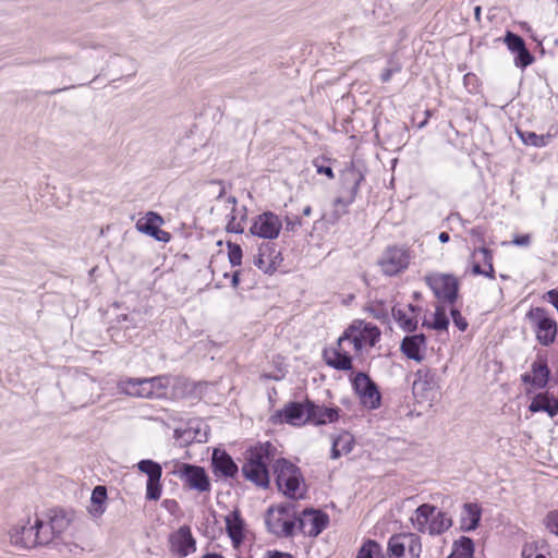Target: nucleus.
<instances>
[{
    "mask_svg": "<svg viewBox=\"0 0 558 558\" xmlns=\"http://www.w3.org/2000/svg\"><path fill=\"white\" fill-rule=\"evenodd\" d=\"M379 328L363 319H354L339 337L337 345L325 349L326 364L338 371L352 368L351 350L355 355L367 352L380 340Z\"/></svg>",
    "mask_w": 558,
    "mask_h": 558,
    "instance_id": "1",
    "label": "nucleus"
},
{
    "mask_svg": "<svg viewBox=\"0 0 558 558\" xmlns=\"http://www.w3.org/2000/svg\"><path fill=\"white\" fill-rule=\"evenodd\" d=\"M182 380L171 375L150 378H128L117 384L120 393L148 399H166L170 396L171 385L181 384Z\"/></svg>",
    "mask_w": 558,
    "mask_h": 558,
    "instance_id": "2",
    "label": "nucleus"
},
{
    "mask_svg": "<svg viewBox=\"0 0 558 558\" xmlns=\"http://www.w3.org/2000/svg\"><path fill=\"white\" fill-rule=\"evenodd\" d=\"M276 456V447L269 441L251 447L242 465L243 476L258 487L269 485L268 464Z\"/></svg>",
    "mask_w": 558,
    "mask_h": 558,
    "instance_id": "3",
    "label": "nucleus"
},
{
    "mask_svg": "<svg viewBox=\"0 0 558 558\" xmlns=\"http://www.w3.org/2000/svg\"><path fill=\"white\" fill-rule=\"evenodd\" d=\"M278 489L288 498L305 497L306 484L299 466L287 459H278L274 465Z\"/></svg>",
    "mask_w": 558,
    "mask_h": 558,
    "instance_id": "4",
    "label": "nucleus"
},
{
    "mask_svg": "<svg viewBox=\"0 0 558 558\" xmlns=\"http://www.w3.org/2000/svg\"><path fill=\"white\" fill-rule=\"evenodd\" d=\"M410 520L415 530L429 535H440L452 525V520L446 512L429 504L417 507Z\"/></svg>",
    "mask_w": 558,
    "mask_h": 558,
    "instance_id": "5",
    "label": "nucleus"
},
{
    "mask_svg": "<svg viewBox=\"0 0 558 558\" xmlns=\"http://www.w3.org/2000/svg\"><path fill=\"white\" fill-rule=\"evenodd\" d=\"M536 340L545 347L553 344L557 337L556 320L542 307H533L526 314Z\"/></svg>",
    "mask_w": 558,
    "mask_h": 558,
    "instance_id": "6",
    "label": "nucleus"
},
{
    "mask_svg": "<svg viewBox=\"0 0 558 558\" xmlns=\"http://www.w3.org/2000/svg\"><path fill=\"white\" fill-rule=\"evenodd\" d=\"M293 518L292 505H279L268 510L266 524L268 530L277 536H291L295 530Z\"/></svg>",
    "mask_w": 558,
    "mask_h": 558,
    "instance_id": "7",
    "label": "nucleus"
},
{
    "mask_svg": "<svg viewBox=\"0 0 558 558\" xmlns=\"http://www.w3.org/2000/svg\"><path fill=\"white\" fill-rule=\"evenodd\" d=\"M422 544L416 534L400 533L388 541L389 558H420Z\"/></svg>",
    "mask_w": 558,
    "mask_h": 558,
    "instance_id": "8",
    "label": "nucleus"
},
{
    "mask_svg": "<svg viewBox=\"0 0 558 558\" xmlns=\"http://www.w3.org/2000/svg\"><path fill=\"white\" fill-rule=\"evenodd\" d=\"M354 392L363 407L375 410L379 408L381 396L377 385L363 372H359L351 378Z\"/></svg>",
    "mask_w": 558,
    "mask_h": 558,
    "instance_id": "9",
    "label": "nucleus"
},
{
    "mask_svg": "<svg viewBox=\"0 0 558 558\" xmlns=\"http://www.w3.org/2000/svg\"><path fill=\"white\" fill-rule=\"evenodd\" d=\"M411 260L410 252L400 246L388 247L378 265L385 276L392 277L399 275L402 270L407 269Z\"/></svg>",
    "mask_w": 558,
    "mask_h": 558,
    "instance_id": "10",
    "label": "nucleus"
},
{
    "mask_svg": "<svg viewBox=\"0 0 558 558\" xmlns=\"http://www.w3.org/2000/svg\"><path fill=\"white\" fill-rule=\"evenodd\" d=\"M274 424H289L303 426L308 422V400L305 402H289L281 410L276 411L271 417Z\"/></svg>",
    "mask_w": 558,
    "mask_h": 558,
    "instance_id": "11",
    "label": "nucleus"
},
{
    "mask_svg": "<svg viewBox=\"0 0 558 558\" xmlns=\"http://www.w3.org/2000/svg\"><path fill=\"white\" fill-rule=\"evenodd\" d=\"M173 474L179 476L192 489L199 493L210 489V482L202 466L187 463H177Z\"/></svg>",
    "mask_w": 558,
    "mask_h": 558,
    "instance_id": "12",
    "label": "nucleus"
},
{
    "mask_svg": "<svg viewBox=\"0 0 558 558\" xmlns=\"http://www.w3.org/2000/svg\"><path fill=\"white\" fill-rule=\"evenodd\" d=\"M298 522V527L304 535L315 537L327 527L329 517L322 510L305 509L299 517Z\"/></svg>",
    "mask_w": 558,
    "mask_h": 558,
    "instance_id": "13",
    "label": "nucleus"
},
{
    "mask_svg": "<svg viewBox=\"0 0 558 558\" xmlns=\"http://www.w3.org/2000/svg\"><path fill=\"white\" fill-rule=\"evenodd\" d=\"M281 227L279 217L270 211H266L255 218L250 231L253 235L272 240L279 235Z\"/></svg>",
    "mask_w": 558,
    "mask_h": 558,
    "instance_id": "14",
    "label": "nucleus"
},
{
    "mask_svg": "<svg viewBox=\"0 0 558 558\" xmlns=\"http://www.w3.org/2000/svg\"><path fill=\"white\" fill-rule=\"evenodd\" d=\"M170 550L180 557H186L196 550V542L187 525L179 527L169 537Z\"/></svg>",
    "mask_w": 558,
    "mask_h": 558,
    "instance_id": "15",
    "label": "nucleus"
},
{
    "mask_svg": "<svg viewBox=\"0 0 558 558\" xmlns=\"http://www.w3.org/2000/svg\"><path fill=\"white\" fill-rule=\"evenodd\" d=\"M10 541L12 544L22 548H33L40 544V538L35 527V521L31 523H20L10 531Z\"/></svg>",
    "mask_w": 558,
    "mask_h": 558,
    "instance_id": "16",
    "label": "nucleus"
},
{
    "mask_svg": "<svg viewBox=\"0 0 558 558\" xmlns=\"http://www.w3.org/2000/svg\"><path fill=\"white\" fill-rule=\"evenodd\" d=\"M226 531L231 539L232 546L239 548L248 532L246 523L238 509L232 510L225 517Z\"/></svg>",
    "mask_w": 558,
    "mask_h": 558,
    "instance_id": "17",
    "label": "nucleus"
},
{
    "mask_svg": "<svg viewBox=\"0 0 558 558\" xmlns=\"http://www.w3.org/2000/svg\"><path fill=\"white\" fill-rule=\"evenodd\" d=\"M163 223V219L156 213L149 211L143 218L138 219L136 222V229L149 236H153L157 241L168 242L170 240V234L160 229V226Z\"/></svg>",
    "mask_w": 558,
    "mask_h": 558,
    "instance_id": "18",
    "label": "nucleus"
},
{
    "mask_svg": "<svg viewBox=\"0 0 558 558\" xmlns=\"http://www.w3.org/2000/svg\"><path fill=\"white\" fill-rule=\"evenodd\" d=\"M470 275L494 277L493 255L489 250L482 247L474 251L472 254Z\"/></svg>",
    "mask_w": 558,
    "mask_h": 558,
    "instance_id": "19",
    "label": "nucleus"
},
{
    "mask_svg": "<svg viewBox=\"0 0 558 558\" xmlns=\"http://www.w3.org/2000/svg\"><path fill=\"white\" fill-rule=\"evenodd\" d=\"M550 371L544 359H537L531 366V372L522 375L524 383L532 384L535 388H544L549 379Z\"/></svg>",
    "mask_w": 558,
    "mask_h": 558,
    "instance_id": "20",
    "label": "nucleus"
},
{
    "mask_svg": "<svg viewBox=\"0 0 558 558\" xmlns=\"http://www.w3.org/2000/svg\"><path fill=\"white\" fill-rule=\"evenodd\" d=\"M213 466L218 476L234 477L239 472L233 459L226 451L219 449L214 450Z\"/></svg>",
    "mask_w": 558,
    "mask_h": 558,
    "instance_id": "21",
    "label": "nucleus"
},
{
    "mask_svg": "<svg viewBox=\"0 0 558 558\" xmlns=\"http://www.w3.org/2000/svg\"><path fill=\"white\" fill-rule=\"evenodd\" d=\"M439 303L452 305L458 296V281H427Z\"/></svg>",
    "mask_w": 558,
    "mask_h": 558,
    "instance_id": "22",
    "label": "nucleus"
},
{
    "mask_svg": "<svg viewBox=\"0 0 558 558\" xmlns=\"http://www.w3.org/2000/svg\"><path fill=\"white\" fill-rule=\"evenodd\" d=\"M339 418V409L315 404L308 401V422L315 425L333 423Z\"/></svg>",
    "mask_w": 558,
    "mask_h": 558,
    "instance_id": "23",
    "label": "nucleus"
},
{
    "mask_svg": "<svg viewBox=\"0 0 558 558\" xmlns=\"http://www.w3.org/2000/svg\"><path fill=\"white\" fill-rule=\"evenodd\" d=\"M426 348V338L424 335L407 336L401 342V351L403 354L416 362L423 360V351Z\"/></svg>",
    "mask_w": 558,
    "mask_h": 558,
    "instance_id": "24",
    "label": "nucleus"
},
{
    "mask_svg": "<svg viewBox=\"0 0 558 558\" xmlns=\"http://www.w3.org/2000/svg\"><path fill=\"white\" fill-rule=\"evenodd\" d=\"M227 202L232 205L231 214L227 223V231L242 233L247 220L246 207H238L236 198L234 196H229Z\"/></svg>",
    "mask_w": 558,
    "mask_h": 558,
    "instance_id": "25",
    "label": "nucleus"
},
{
    "mask_svg": "<svg viewBox=\"0 0 558 558\" xmlns=\"http://www.w3.org/2000/svg\"><path fill=\"white\" fill-rule=\"evenodd\" d=\"M481 517L482 509L478 504H464L460 517V529L464 532L474 531L478 526Z\"/></svg>",
    "mask_w": 558,
    "mask_h": 558,
    "instance_id": "26",
    "label": "nucleus"
},
{
    "mask_svg": "<svg viewBox=\"0 0 558 558\" xmlns=\"http://www.w3.org/2000/svg\"><path fill=\"white\" fill-rule=\"evenodd\" d=\"M529 410L533 413L543 411L554 417L558 414V399L550 397L547 392H541L532 399Z\"/></svg>",
    "mask_w": 558,
    "mask_h": 558,
    "instance_id": "27",
    "label": "nucleus"
},
{
    "mask_svg": "<svg viewBox=\"0 0 558 558\" xmlns=\"http://www.w3.org/2000/svg\"><path fill=\"white\" fill-rule=\"evenodd\" d=\"M107 508V488L105 486H96L90 496V505L88 512L94 518H100Z\"/></svg>",
    "mask_w": 558,
    "mask_h": 558,
    "instance_id": "28",
    "label": "nucleus"
},
{
    "mask_svg": "<svg viewBox=\"0 0 558 558\" xmlns=\"http://www.w3.org/2000/svg\"><path fill=\"white\" fill-rule=\"evenodd\" d=\"M354 439L353 436L343 432L332 439L331 458L338 459L342 454L349 453L353 448Z\"/></svg>",
    "mask_w": 558,
    "mask_h": 558,
    "instance_id": "29",
    "label": "nucleus"
},
{
    "mask_svg": "<svg viewBox=\"0 0 558 558\" xmlns=\"http://www.w3.org/2000/svg\"><path fill=\"white\" fill-rule=\"evenodd\" d=\"M45 515L48 519V525H50L56 537L69 527L70 519L63 511L53 509L48 511Z\"/></svg>",
    "mask_w": 558,
    "mask_h": 558,
    "instance_id": "30",
    "label": "nucleus"
},
{
    "mask_svg": "<svg viewBox=\"0 0 558 558\" xmlns=\"http://www.w3.org/2000/svg\"><path fill=\"white\" fill-rule=\"evenodd\" d=\"M424 325L437 331L447 330L449 318L446 307L442 304H438L430 318L425 319Z\"/></svg>",
    "mask_w": 558,
    "mask_h": 558,
    "instance_id": "31",
    "label": "nucleus"
},
{
    "mask_svg": "<svg viewBox=\"0 0 558 558\" xmlns=\"http://www.w3.org/2000/svg\"><path fill=\"white\" fill-rule=\"evenodd\" d=\"M413 395L417 399H427L432 390V381L427 372L418 371L412 386Z\"/></svg>",
    "mask_w": 558,
    "mask_h": 558,
    "instance_id": "32",
    "label": "nucleus"
},
{
    "mask_svg": "<svg viewBox=\"0 0 558 558\" xmlns=\"http://www.w3.org/2000/svg\"><path fill=\"white\" fill-rule=\"evenodd\" d=\"M474 543L470 537L461 536L453 543L452 551L448 558H472Z\"/></svg>",
    "mask_w": 558,
    "mask_h": 558,
    "instance_id": "33",
    "label": "nucleus"
},
{
    "mask_svg": "<svg viewBox=\"0 0 558 558\" xmlns=\"http://www.w3.org/2000/svg\"><path fill=\"white\" fill-rule=\"evenodd\" d=\"M517 134L525 145L534 147H544L548 144L549 140L551 138V135L549 133L538 135L531 131L517 130Z\"/></svg>",
    "mask_w": 558,
    "mask_h": 558,
    "instance_id": "34",
    "label": "nucleus"
},
{
    "mask_svg": "<svg viewBox=\"0 0 558 558\" xmlns=\"http://www.w3.org/2000/svg\"><path fill=\"white\" fill-rule=\"evenodd\" d=\"M348 179H350L353 182V186L351 190V195L348 199L337 198L335 202V205H342L343 207H347L349 204H351L359 191L360 183L364 180V175L361 172L355 171L354 169H351L347 172Z\"/></svg>",
    "mask_w": 558,
    "mask_h": 558,
    "instance_id": "35",
    "label": "nucleus"
},
{
    "mask_svg": "<svg viewBox=\"0 0 558 558\" xmlns=\"http://www.w3.org/2000/svg\"><path fill=\"white\" fill-rule=\"evenodd\" d=\"M137 469L148 476L147 481L160 480L162 475L161 465L153 460L145 459L137 463Z\"/></svg>",
    "mask_w": 558,
    "mask_h": 558,
    "instance_id": "36",
    "label": "nucleus"
},
{
    "mask_svg": "<svg viewBox=\"0 0 558 558\" xmlns=\"http://www.w3.org/2000/svg\"><path fill=\"white\" fill-rule=\"evenodd\" d=\"M35 527H37V533L39 535L41 545L49 544L56 538L53 531L51 530L50 525H48V519L46 515L44 518H35Z\"/></svg>",
    "mask_w": 558,
    "mask_h": 558,
    "instance_id": "37",
    "label": "nucleus"
},
{
    "mask_svg": "<svg viewBox=\"0 0 558 558\" xmlns=\"http://www.w3.org/2000/svg\"><path fill=\"white\" fill-rule=\"evenodd\" d=\"M392 314L398 325L405 331H413L416 329L417 320L408 312L401 308H392Z\"/></svg>",
    "mask_w": 558,
    "mask_h": 558,
    "instance_id": "38",
    "label": "nucleus"
},
{
    "mask_svg": "<svg viewBox=\"0 0 558 558\" xmlns=\"http://www.w3.org/2000/svg\"><path fill=\"white\" fill-rule=\"evenodd\" d=\"M521 558H547L545 545L536 541L526 542L522 547Z\"/></svg>",
    "mask_w": 558,
    "mask_h": 558,
    "instance_id": "39",
    "label": "nucleus"
},
{
    "mask_svg": "<svg viewBox=\"0 0 558 558\" xmlns=\"http://www.w3.org/2000/svg\"><path fill=\"white\" fill-rule=\"evenodd\" d=\"M356 558H384V556L378 543L367 541L360 548Z\"/></svg>",
    "mask_w": 558,
    "mask_h": 558,
    "instance_id": "40",
    "label": "nucleus"
},
{
    "mask_svg": "<svg viewBox=\"0 0 558 558\" xmlns=\"http://www.w3.org/2000/svg\"><path fill=\"white\" fill-rule=\"evenodd\" d=\"M174 377L179 380H182V383L178 384V385H171L169 398H172V399L184 398L187 393L191 392L192 385L184 377H180V376H174Z\"/></svg>",
    "mask_w": 558,
    "mask_h": 558,
    "instance_id": "41",
    "label": "nucleus"
},
{
    "mask_svg": "<svg viewBox=\"0 0 558 558\" xmlns=\"http://www.w3.org/2000/svg\"><path fill=\"white\" fill-rule=\"evenodd\" d=\"M505 44L507 45L509 50L515 53H518L520 50H522L523 47H525L524 40L519 35L511 32H508L506 34Z\"/></svg>",
    "mask_w": 558,
    "mask_h": 558,
    "instance_id": "42",
    "label": "nucleus"
},
{
    "mask_svg": "<svg viewBox=\"0 0 558 558\" xmlns=\"http://www.w3.org/2000/svg\"><path fill=\"white\" fill-rule=\"evenodd\" d=\"M161 496L160 480L147 481L146 498L149 500H158Z\"/></svg>",
    "mask_w": 558,
    "mask_h": 558,
    "instance_id": "43",
    "label": "nucleus"
},
{
    "mask_svg": "<svg viewBox=\"0 0 558 558\" xmlns=\"http://www.w3.org/2000/svg\"><path fill=\"white\" fill-rule=\"evenodd\" d=\"M366 310L376 319L385 320L388 317V307L383 303L371 304Z\"/></svg>",
    "mask_w": 558,
    "mask_h": 558,
    "instance_id": "44",
    "label": "nucleus"
},
{
    "mask_svg": "<svg viewBox=\"0 0 558 558\" xmlns=\"http://www.w3.org/2000/svg\"><path fill=\"white\" fill-rule=\"evenodd\" d=\"M534 61L533 56L530 53V51L526 49V47H523L522 50H520L517 53L515 58V65L520 68H526Z\"/></svg>",
    "mask_w": 558,
    "mask_h": 558,
    "instance_id": "45",
    "label": "nucleus"
},
{
    "mask_svg": "<svg viewBox=\"0 0 558 558\" xmlns=\"http://www.w3.org/2000/svg\"><path fill=\"white\" fill-rule=\"evenodd\" d=\"M228 256H229L230 263L233 266L240 265L241 259H242V250H241L240 245L229 243L228 244Z\"/></svg>",
    "mask_w": 558,
    "mask_h": 558,
    "instance_id": "46",
    "label": "nucleus"
},
{
    "mask_svg": "<svg viewBox=\"0 0 558 558\" xmlns=\"http://www.w3.org/2000/svg\"><path fill=\"white\" fill-rule=\"evenodd\" d=\"M450 314H451L452 322H453L454 326L460 331H465L468 329L469 324H468L466 319L461 315V313L457 308L451 307Z\"/></svg>",
    "mask_w": 558,
    "mask_h": 558,
    "instance_id": "47",
    "label": "nucleus"
},
{
    "mask_svg": "<svg viewBox=\"0 0 558 558\" xmlns=\"http://www.w3.org/2000/svg\"><path fill=\"white\" fill-rule=\"evenodd\" d=\"M546 529L558 536V512L550 511L545 518Z\"/></svg>",
    "mask_w": 558,
    "mask_h": 558,
    "instance_id": "48",
    "label": "nucleus"
},
{
    "mask_svg": "<svg viewBox=\"0 0 558 558\" xmlns=\"http://www.w3.org/2000/svg\"><path fill=\"white\" fill-rule=\"evenodd\" d=\"M123 320L130 322L133 325V327H137L144 323V318H143L142 314L140 312H135V311L128 315H124Z\"/></svg>",
    "mask_w": 558,
    "mask_h": 558,
    "instance_id": "49",
    "label": "nucleus"
},
{
    "mask_svg": "<svg viewBox=\"0 0 558 558\" xmlns=\"http://www.w3.org/2000/svg\"><path fill=\"white\" fill-rule=\"evenodd\" d=\"M255 264L257 265V267H258L259 269H262V270L264 271V274H266V275H272V264L267 263V262L264 259L263 255H260V256L256 259Z\"/></svg>",
    "mask_w": 558,
    "mask_h": 558,
    "instance_id": "50",
    "label": "nucleus"
},
{
    "mask_svg": "<svg viewBox=\"0 0 558 558\" xmlns=\"http://www.w3.org/2000/svg\"><path fill=\"white\" fill-rule=\"evenodd\" d=\"M314 166L319 174H325L329 179H333L335 174L330 167L318 165L316 161H314Z\"/></svg>",
    "mask_w": 558,
    "mask_h": 558,
    "instance_id": "51",
    "label": "nucleus"
},
{
    "mask_svg": "<svg viewBox=\"0 0 558 558\" xmlns=\"http://www.w3.org/2000/svg\"><path fill=\"white\" fill-rule=\"evenodd\" d=\"M263 558H293V556L278 550H267Z\"/></svg>",
    "mask_w": 558,
    "mask_h": 558,
    "instance_id": "52",
    "label": "nucleus"
},
{
    "mask_svg": "<svg viewBox=\"0 0 558 558\" xmlns=\"http://www.w3.org/2000/svg\"><path fill=\"white\" fill-rule=\"evenodd\" d=\"M530 242H531V239H530L529 234L515 236L512 241L513 244L519 245V246H527L530 244Z\"/></svg>",
    "mask_w": 558,
    "mask_h": 558,
    "instance_id": "53",
    "label": "nucleus"
},
{
    "mask_svg": "<svg viewBox=\"0 0 558 558\" xmlns=\"http://www.w3.org/2000/svg\"><path fill=\"white\" fill-rule=\"evenodd\" d=\"M284 375L286 372L282 368H278L274 374H263V377L267 379L280 380L284 377Z\"/></svg>",
    "mask_w": 558,
    "mask_h": 558,
    "instance_id": "54",
    "label": "nucleus"
},
{
    "mask_svg": "<svg viewBox=\"0 0 558 558\" xmlns=\"http://www.w3.org/2000/svg\"><path fill=\"white\" fill-rule=\"evenodd\" d=\"M397 70H393V69H386L381 75H380V78H381V82L386 83V82H389L392 74L396 72Z\"/></svg>",
    "mask_w": 558,
    "mask_h": 558,
    "instance_id": "55",
    "label": "nucleus"
},
{
    "mask_svg": "<svg viewBox=\"0 0 558 558\" xmlns=\"http://www.w3.org/2000/svg\"><path fill=\"white\" fill-rule=\"evenodd\" d=\"M301 225V220L299 218L295 219V221H292V220H287V228L289 230H294V227L295 226H300Z\"/></svg>",
    "mask_w": 558,
    "mask_h": 558,
    "instance_id": "56",
    "label": "nucleus"
},
{
    "mask_svg": "<svg viewBox=\"0 0 558 558\" xmlns=\"http://www.w3.org/2000/svg\"><path fill=\"white\" fill-rule=\"evenodd\" d=\"M441 243H447L449 241V234L447 232H441L438 236Z\"/></svg>",
    "mask_w": 558,
    "mask_h": 558,
    "instance_id": "57",
    "label": "nucleus"
},
{
    "mask_svg": "<svg viewBox=\"0 0 558 558\" xmlns=\"http://www.w3.org/2000/svg\"><path fill=\"white\" fill-rule=\"evenodd\" d=\"M201 558H225L223 556L219 555V554H215V553H210V554H206L204 555L203 557Z\"/></svg>",
    "mask_w": 558,
    "mask_h": 558,
    "instance_id": "58",
    "label": "nucleus"
},
{
    "mask_svg": "<svg viewBox=\"0 0 558 558\" xmlns=\"http://www.w3.org/2000/svg\"><path fill=\"white\" fill-rule=\"evenodd\" d=\"M302 213H303V216L308 217L312 214V207L311 206H305L303 208Z\"/></svg>",
    "mask_w": 558,
    "mask_h": 558,
    "instance_id": "59",
    "label": "nucleus"
},
{
    "mask_svg": "<svg viewBox=\"0 0 558 558\" xmlns=\"http://www.w3.org/2000/svg\"><path fill=\"white\" fill-rule=\"evenodd\" d=\"M240 282H241V281H238V280L232 281V288H233L234 290H236V288H238V286H239V283H240Z\"/></svg>",
    "mask_w": 558,
    "mask_h": 558,
    "instance_id": "60",
    "label": "nucleus"
},
{
    "mask_svg": "<svg viewBox=\"0 0 558 558\" xmlns=\"http://www.w3.org/2000/svg\"><path fill=\"white\" fill-rule=\"evenodd\" d=\"M481 13V8L480 7H476L475 8V15L478 16Z\"/></svg>",
    "mask_w": 558,
    "mask_h": 558,
    "instance_id": "61",
    "label": "nucleus"
},
{
    "mask_svg": "<svg viewBox=\"0 0 558 558\" xmlns=\"http://www.w3.org/2000/svg\"><path fill=\"white\" fill-rule=\"evenodd\" d=\"M441 279L449 280V279H453V278H452L451 276H449V275H445V276H442V278H441Z\"/></svg>",
    "mask_w": 558,
    "mask_h": 558,
    "instance_id": "62",
    "label": "nucleus"
},
{
    "mask_svg": "<svg viewBox=\"0 0 558 558\" xmlns=\"http://www.w3.org/2000/svg\"><path fill=\"white\" fill-rule=\"evenodd\" d=\"M232 279H233V280H236V279H238V272H234V274H233Z\"/></svg>",
    "mask_w": 558,
    "mask_h": 558,
    "instance_id": "63",
    "label": "nucleus"
}]
</instances>
